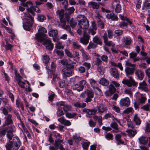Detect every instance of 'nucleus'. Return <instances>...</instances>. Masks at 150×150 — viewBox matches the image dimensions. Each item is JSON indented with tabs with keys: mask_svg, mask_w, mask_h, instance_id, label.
<instances>
[{
	"mask_svg": "<svg viewBox=\"0 0 150 150\" xmlns=\"http://www.w3.org/2000/svg\"><path fill=\"white\" fill-rule=\"evenodd\" d=\"M123 33V31L121 30H117L115 31V33L117 36H119L122 35Z\"/></svg>",
	"mask_w": 150,
	"mask_h": 150,
	"instance_id": "13d9d810",
	"label": "nucleus"
},
{
	"mask_svg": "<svg viewBox=\"0 0 150 150\" xmlns=\"http://www.w3.org/2000/svg\"><path fill=\"white\" fill-rule=\"evenodd\" d=\"M65 52L66 55L69 57L71 58H73L74 56L67 49H65Z\"/></svg>",
	"mask_w": 150,
	"mask_h": 150,
	"instance_id": "e2e57ef3",
	"label": "nucleus"
},
{
	"mask_svg": "<svg viewBox=\"0 0 150 150\" xmlns=\"http://www.w3.org/2000/svg\"><path fill=\"white\" fill-rule=\"evenodd\" d=\"M55 47L57 49H63L64 48L63 46L60 42H57L55 44Z\"/></svg>",
	"mask_w": 150,
	"mask_h": 150,
	"instance_id": "6e6d98bb",
	"label": "nucleus"
},
{
	"mask_svg": "<svg viewBox=\"0 0 150 150\" xmlns=\"http://www.w3.org/2000/svg\"><path fill=\"white\" fill-rule=\"evenodd\" d=\"M130 103L129 99L127 97L121 99L120 101V105L122 106H128L130 105Z\"/></svg>",
	"mask_w": 150,
	"mask_h": 150,
	"instance_id": "f3484780",
	"label": "nucleus"
},
{
	"mask_svg": "<svg viewBox=\"0 0 150 150\" xmlns=\"http://www.w3.org/2000/svg\"><path fill=\"white\" fill-rule=\"evenodd\" d=\"M121 9V6L120 5L117 4L116 5L115 8V12L116 13H119L120 12Z\"/></svg>",
	"mask_w": 150,
	"mask_h": 150,
	"instance_id": "338daca9",
	"label": "nucleus"
},
{
	"mask_svg": "<svg viewBox=\"0 0 150 150\" xmlns=\"http://www.w3.org/2000/svg\"><path fill=\"white\" fill-rule=\"evenodd\" d=\"M97 45L94 42H90L87 48L88 50L95 48L97 47Z\"/></svg>",
	"mask_w": 150,
	"mask_h": 150,
	"instance_id": "c9c22d12",
	"label": "nucleus"
},
{
	"mask_svg": "<svg viewBox=\"0 0 150 150\" xmlns=\"http://www.w3.org/2000/svg\"><path fill=\"white\" fill-rule=\"evenodd\" d=\"M69 23L71 27L74 28L75 27L77 24V23L73 18H71L69 21Z\"/></svg>",
	"mask_w": 150,
	"mask_h": 150,
	"instance_id": "c03bdc74",
	"label": "nucleus"
},
{
	"mask_svg": "<svg viewBox=\"0 0 150 150\" xmlns=\"http://www.w3.org/2000/svg\"><path fill=\"white\" fill-rule=\"evenodd\" d=\"M88 4L93 9H98L100 7V5L98 3L94 1H90L88 3Z\"/></svg>",
	"mask_w": 150,
	"mask_h": 150,
	"instance_id": "a878e982",
	"label": "nucleus"
},
{
	"mask_svg": "<svg viewBox=\"0 0 150 150\" xmlns=\"http://www.w3.org/2000/svg\"><path fill=\"white\" fill-rule=\"evenodd\" d=\"M57 105L59 107H60V108L62 109H63L65 112L69 111L71 109V106L68 105L65 102L61 101L57 103Z\"/></svg>",
	"mask_w": 150,
	"mask_h": 150,
	"instance_id": "1a4fd4ad",
	"label": "nucleus"
},
{
	"mask_svg": "<svg viewBox=\"0 0 150 150\" xmlns=\"http://www.w3.org/2000/svg\"><path fill=\"white\" fill-rule=\"evenodd\" d=\"M45 38H44L43 41V44L46 45V48L49 50L53 49V44L51 42L50 39H45Z\"/></svg>",
	"mask_w": 150,
	"mask_h": 150,
	"instance_id": "ddd939ff",
	"label": "nucleus"
},
{
	"mask_svg": "<svg viewBox=\"0 0 150 150\" xmlns=\"http://www.w3.org/2000/svg\"><path fill=\"white\" fill-rule=\"evenodd\" d=\"M133 120L136 125H139L141 123V121L139 118L137 114L134 115Z\"/></svg>",
	"mask_w": 150,
	"mask_h": 150,
	"instance_id": "c756f323",
	"label": "nucleus"
},
{
	"mask_svg": "<svg viewBox=\"0 0 150 150\" xmlns=\"http://www.w3.org/2000/svg\"><path fill=\"white\" fill-rule=\"evenodd\" d=\"M109 91L111 94H113L116 91V89L112 84H110L109 86Z\"/></svg>",
	"mask_w": 150,
	"mask_h": 150,
	"instance_id": "a18cd8bd",
	"label": "nucleus"
},
{
	"mask_svg": "<svg viewBox=\"0 0 150 150\" xmlns=\"http://www.w3.org/2000/svg\"><path fill=\"white\" fill-rule=\"evenodd\" d=\"M65 115L67 117L69 118H73L76 116V114L75 113H74L72 114H71V113L68 112Z\"/></svg>",
	"mask_w": 150,
	"mask_h": 150,
	"instance_id": "864d4df0",
	"label": "nucleus"
},
{
	"mask_svg": "<svg viewBox=\"0 0 150 150\" xmlns=\"http://www.w3.org/2000/svg\"><path fill=\"white\" fill-rule=\"evenodd\" d=\"M131 41V39L129 36H125L123 38V42L126 45H129Z\"/></svg>",
	"mask_w": 150,
	"mask_h": 150,
	"instance_id": "bb28decb",
	"label": "nucleus"
},
{
	"mask_svg": "<svg viewBox=\"0 0 150 150\" xmlns=\"http://www.w3.org/2000/svg\"><path fill=\"white\" fill-rule=\"evenodd\" d=\"M12 115L11 114H9L5 117L6 119L4 122V126H9L8 125H9L12 123L13 121L11 119ZM12 126L11 125H10Z\"/></svg>",
	"mask_w": 150,
	"mask_h": 150,
	"instance_id": "dca6fc26",
	"label": "nucleus"
},
{
	"mask_svg": "<svg viewBox=\"0 0 150 150\" xmlns=\"http://www.w3.org/2000/svg\"><path fill=\"white\" fill-rule=\"evenodd\" d=\"M150 124L147 122L146 123V125L145 129V131L146 132L148 133H150Z\"/></svg>",
	"mask_w": 150,
	"mask_h": 150,
	"instance_id": "774afa93",
	"label": "nucleus"
},
{
	"mask_svg": "<svg viewBox=\"0 0 150 150\" xmlns=\"http://www.w3.org/2000/svg\"><path fill=\"white\" fill-rule=\"evenodd\" d=\"M122 82L123 84L126 85L128 87L135 86L136 85V82L131 76L129 77V80L124 79Z\"/></svg>",
	"mask_w": 150,
	"mask_h": 150,
	"instance_id": "0eeeda50",
	"label": "nucleus"
},
{
	"mask_svg": "<svg viewBox=\"0 0 150 150\" xmlns=\"http://www.w3.org/2000/svg\"><path fill=\"white\" fill-rule=\"evenodd\" d=\"M78 20V25L81 29L86 30L89 26V21L84 15H80L77 16Z\"/></svg>",
	"mask_w": 150,
	"mask_h": 150,
	"instance_id": "7ed1b4c3",
	"label": "nucleus"
},
{
	"mask_svg": "<svg viewBox=\"0 0 150 150\" xmlns=\"http://www.w3.org/2000/svg\"><path fill=\"white\" fill-rule=\"evenodd\" d=\"M94 96V92L92 90L87 89L81 93L80 96L81 98H86L85 101L88 103L92 100Z\"/></svg>",
	"mask_w": 150,
	"mask_h": 150,
	"instance_id": "39448f33",
	"label": "nucleus"
},
{
	"mask_svg": "<svg viewBox=\"0 0 150 150\" xmlns=\"http://www.w3.org/2000/svg\"><path fill=\"white\" fill-rule=\"evenodd\" d=\"M119 16L120 18L122 20H126L127 22L129 23V24L130 25H131L132 24V22L131 21H130L128 18L125 17L123 16H122V15L121 14L119 15Z\"/></svg>",
	"mask_w": 150,
	"mask_h": 150,
	"instance_id": "09e8293b",
	"label": "nucleus"
},
{
	"mask_svg": "<svg viewBox=\"0 0 150 150\" xmlns=\"http://www.w3.org/2000/svg\"><path fill=\"white\" fill-rule=\"evenodd\" d=\"M64 11L63 9H61L57 10L56 12L57 15L59 16L60 18V22L66 20L65 15L66 14H64Z\"/></svg>",
	"mask_w": 150,
	"mask_h": 150,
	"instance_id": "9b49d317",
	"label": "nucleus"
},
{
	"mask_svg": "<svg viewBox=\"0 0 150 150\" xmlns=\"http://www.w3.org/2000/svg\"><path fill=\"white\" fill-rule=\"evenodd\" d=\"M93 118L95 121L98 120L99 125L100 126L102 125V119L101 116L98 117L96 115H94L93 117Z\"/></svg>",
	"mask_w": 150,
	"mask_h": 150,
	"instance_id": "4c0bfd02",
	"label": "nucleus"
},
{
	"mask_svg": "<svg viewBox=\"0 0 150 150\" xmlns=\"http://www.w3.org/2000/svg\"><path fill=\"white\" fill-rule=\"evenodd\" d=\"M82 65L86 67L87 70H88L91 68V65L90 63L85 62L83 63Z\"/></svg>",
	"mask_w": 150,
	"mask_h": 150,
	"instance_id": "0e129e2a",
	"label": "nucleus"
},
{
	"mask_svg": "<svg viewBox=\"0 0 150 150\" xmlns=\"http://www.w3.org/2000/svg\"><path fill=\"white\" fill-rule=\"evenodd\" d=\"M126 75L128 76L129 75H132L134 73V68L127 67L125 69Z\"/></svg>",
	"mask_w": 150,
	"mask_h": 150,
	"instance_id": "cd10ccee",
	"label": "nucleus"
},
{
	"mask_svg": "<svg viewBox=\"0 0 150 150\" xmlns=\"http://www.w3.org/2000/svg\"><path fill=\"white\" fill-rule=\"evenodd\" d=\"M62 76L64 78L69 77L72 75V72L70 70L67 69L66 68L62 69L61 71Z\"/></svg>",
	"mask_w": 150,
	"mask_h": 150,
	"instance_id": "f8f14e48",
	"label": "nucleus"
},
{
	"mask_svg": "<svg viewBox=\"0 0 150 150\" xmlns=\"http://www.w3.org/2000/svg\"><path fill=\"white\" fill-rule=\"evenodd\" d=\"M13 142L9 141L5 145L6 150H12V148L14 150H17L21 144V142L18 137L15 136L13 138Z\"/></svg>",
	"mask_w": 150,
	"mask_h": 150,
	"instance_id": "f03ea898",
	"label": "nucleus"
},
{
	"mask_svg": "<svg viewBox=\"0 0 150 150\" xmlns=\"http://www.w3.org/2000/svg\"><path fill=\"white\" fill-rule=\"evenodd\" d=\"M138 88L141 89L146 92H147L148 91L147 85L144 81L139 83V86L138 87Z\"/></svg>",
	"mask_w": 150,
	"mask_h": 150,
	"instance_id": "5701e85b",
	"label": "nucleus"
},
{
	"mask_svg": "<svg viewBox=\"0 0 150 150\" xmlns=\"http://www.w3.org/2000/svg\"><path fill=\"white\" fill-rule=\"evenodd\" d=\"M109 118H112L113 120H115L120 125H121V124L119 120H118L117 119L114 117V116L111 113H108L106 114L104 116L103 119H107Z\"/></svg>",
	"mask_w": 150,
	"mask_h": 150,
	"instance_id": "6ab92c4d",
	"label": "nucleus"
},
{
	"mask_svg": "<svg viewBox=\"0 0 150 150\" xmlns=\"http://www.w3.org/2000/svg\"><path fill=\"white\" fill-rule=\"evenodd\" d=\"M47 33V30L45 28L41 26L38 29V32L35 35V39L38 42H42L44 38H46L47 35L45 33Z\"/></svg>",
	"mask_w": 150,
	"mask_h": 150,
	"instance_id": "20e7f679",
	"label": "nucleus"
},
{
	"mask_svg": "<svg viewBox=\"0 0 150 150\" xmlns=\"http://www.w3.org/2000/svg\"><path fill=\"white\" fill-rule=\"evenodd\" d=\"M49 35L53 37V41L54 42L57 41L58 39L57 36L58 35V31L57 30H52L48 32Z\"/></svg>",
	"mask_w": 150,
	"mask_h": 150,
	"instance_id": "2eb2a0df",
	"label": "nucleus"
},
{
	"mask_svg": "<svg viewBox=\"0 0 150 150\" xmlns=\"http://www.w3.org/2000/svg\"><path fill=\"white\" fill-rule=\"evenodd\" d=\"M22 2L21 5L24 7H28L30 8H27L28 13H24L25 18L23 19V27L24 29L27 30L29 31L30 30V28L32 26L33 22V18L30 15L29 13L34 15V6H32V3L30 1L25 2V0H19Z\"/></svg>",
	"mask_w": 150,
	"mask_h": 150,
	"instance_id": "f257e3e1",
	"label": "nucleus"
},
{
	"mask_svg": "<svg viewBox=\"0 0 150 150\" xmlns=\"http://www.w3.org/2000/svg\"><path fill=\"white\" fill-rule=\"evenodd\" d=\"M90 36L87 33L84 32L83 37L80 38V42L84 45H86L89 42Z\"/></svg>",
	"mask_w": 150,
	"mask_h": 150,
	"instance_id": "9d476101",
	"label": "nucleus"
},
{
	"mask_svg": "<svg viewBox=\"0 0 150 150\" xmlns=\"http://www.w3.org/2000/svg\"><path fill=\"white\" fill-rule=\"evenodd\" d=\"M79 83V84L82 88L83 89L84 88V86L86 85V81L85 80H83L80 81Z\"/></svg>",
	"mask_w": 150,
	"mask_h": 150,
	"instance_id": "680f3d73",
	"label": "nucleus"
},
{
	"mask_svg": "<svg viewBox=\"0 0 150 150\" xmlns=\"http://www.w3.org/2000/svg\"><path fill=\"white\" fill-rule=\"evenodd\" d=\"M42 60L44 63L45 64H47L50 58L48 55L45 54L42 56Z\"/></svg>",
	"mask_w": 150,
	"mask_h": 150,
	"instance_id": "a19ab883",
	"label": "nucleus"
},
{
	"mask_svg": "<svg viewBox=\"0 0 150 150\" xmlns=\"http://www.w3.org/2000/svg\"><path fill=\"white\" fill-rule=\"evenodd\" d=\"M135 74L137 78L140 80H143L144 76V72L140 69L136 70L135 71Z\"/></svg>",
	"mask_w": 150,
	"mask_h": 150,
	"instance_id": "4468645a",
	"label": "nucleus"
},
{
	"mask_svg": "<svg viewBox=\"0 0 150 150\" xmlns=\"http://www.w3.org/2000/svg\"><path fill=\"white\" fill-rule=\"evenodd\" d=\"M113 136V135L112 134L110 133H107L105 136V137L108 140H112V139Z\"/></svg>",
	"mask_w": 150,
	"mask_h": 150,
	"instance_id": "bf43d9fd",
	"label": "nucleus"
},
{
	"mask_svg": "<svg viewBox=\"0 0 150 150\" xmlns=\"http://www.w3.org/2000/svg\"><path fill=\"white\" fill-rule=\"evenodd\" d=\"M89 81L91 86L93 89L98 86V83L96 81L93 79H89Z\"/></svg>",
	"mask_w": 150,
	"mask_h": 150,
	"instance_id": "2f4dec72",
	"label": "nucleus"
},
{
	"mask_svg": "<svg viewBox=\"0 0 150 150\" xmlns=\"http://www.w3.org/2000/svg\"><path fill=\"white\" fill-rule=\"evenodd\" d=\"M72 88L73 90H76L79 92L82 91L83 90L79 84L73 85L72 86Z\"/></svg>",
	"mask_w": 150,
	"mask_h": 150,
	"instance_id": "c85d7f7f",
	"label": "nucleus"
},
{
	"mask_svg": "<svg viewBox=\"0 0 150 150\" xmlns=\"http://www.w3.org/2000/svg\"><path fill=\"white\" fill-rule=\"evenodd\" d=\"M106 17L109 19H111L113 21H117L118 19L117 16L115 15L113 13L107 14L106 15Z\"/></svg>",
	"mask_w": 150,
	"mask_h": 150,
	"instance_id": "4be33fe9",
	"label": "nucleus"
},
{
	"mask_svg": "<svg viewBox=\"0 0 150 150\" xmlns=\"http://www.w3.org/2000/svg\"><path fill=\"white\" fill-rule=\"evenodd\" d=\"M63 140L62 139H57L55 140L54 143V145L57 149H60L63 147L62 143L63 142Z\"/></svg>",
	"mask_w": 150,
	"mask_h": 150,
	"instance_id": "a211bd4d",
	"label": "nucleus"
},
{
	"mask_svg": "<svg viewBox=\"0 0 150 150\" xmlns=\"http://www.w3.org/2000/svg\"><path fill=\"white\" fill-rule=\"evenodd\" d=\"M72 46L75 49H77L80 50L81 51V49H83L81 45L79 44L77 42H73Z\"/></svg>",
	"mask_w": 150,
	"mask_h": 150,
	"instance_id": "79ce46f5",
	"label": "nucleus"
},
{
	"mask_svg": "<svg viewBox=\"0 0 150 150\" xmlns=\"http://www.w3.org/2000/svg\"><path fill=\"white\" fill-rule=\"evenodd\" d=\"M75 9L74 8L72 7H71L69 8L67 10V11L68 12V13H67L65 15V16L67 15H69V18H70V16L71 14L74 11Z\"/></svg>",
	"mask_w": 150,
	"mask_h": 150,
	"instance_id": "603ef678",
	"label": "nucleus"
},
{
	"mask_svg": "<svg viewBox=\"0 0 150 150\" xmlns=\"http://www.w3.org/2000/svg\"><path fill=\"white\" fill-rule=\"evenodd\" d=\"M98 112L102 113L104 111L107 110L105 106L102 104H100L98 106Z\"/></svg>",
	"mask_w": 150,
	"mask_h": 150,
	"instance_id": "473e14b6",
	"label": "nucleus"
},
{
	"mask_svg": "<svg viewBox=\"0 0 150 150\" xmlns=\"http://www.w3.org/2000/svg\"><path fill=\"white\" fill-rule=\"evenodd\" d=\"M90 142H84L82 144V146L83 149L86 150L88 149L90 145Z\"/></svg>",
	"mask_w": 150,
	"mask_h": 150,
	"instance_id": "8fccbe9b",
	"label": "nucleus"
},
{
	"mask_svg": "<svg viewBox=\"0 0 150 150\" xmlns=\"http://www.w3.org/2000/svg\"><path fill=\"white\" fill-rule=\"evenodd\" d=\"M97 69L99 73L100 74L102 75L103 74V68L101 66H98L97 67Z\"/></svg>",
	"mask_w": 150,
	"mask_h": 150,
	"instance_id": "4d7b16f0",
	"label": "nucleus"
},
{
	"mask_svg": "<svg viewBox=\"0 0 150 150\" xmlns=\"http://www.w3.org/2000/svg\"><path fill=\"white\" fill-rule=\"evenodd\" d=\"M93 42L96 44L101 45L102 42L101 40L97 36H95L93 38Z\"/></svg>",
	"mask_w": 150,
	"mask_h": 150,
	"instance_id": "72a5a7b5",
	"label": "nucleus"
},
{
	"mask_svg": "<svg viewBox=\"0 0 150 150\" xmlns=\"http://www.w3.org/2000/svg\"><path fill=\"white\" fill-rule=\"evenodd\" d=\"M8 126L5 127L3 129L0 128V137L4 136L8 128Z\"/></svg>",
	"mask_w": 150,
	"mask_h": 150,
	"instance_id": "ea45409f",
	"label": "nucleus"
},
{
	"mask_svg": "<svg viewBox=\"0 0 150 150\" xmlns=\"http://www.w3.org/2000/svg\"><path fill=\"white\" fill-rule=\"evenodd\" d=\"M81 52L82 53V56L86 59L88 60L89 59V56L87 54L86 52L84 51L83 49H81Z\"/></svg>",
	"mask_w": 150,
	"mask_h": 150,
	"instance_id": "de8ad7c7",
	"label": "nucleus"
},
{
	"mask_svg": "<svg viewBox=\"0 0 150 150\" xmlns=\"http://www.w3.org/2000/svg\"><path fill=\"white\" fill-rule=\"evenodd\" d=\"M104 42L106 45H107L108 46H115V44L112 42V41H108V40L104 41Z\"/></svg>",
	"mask_w": 150,
	"mask_h": 150,
	"instance_id": "3c124183",
	"label": "nucleus"
},
{
	"mask_svg": "<svg viewBox=\"0 0 150 150\" xmlns=\"http://www.w3.org/2000/svg\"><path fill=\"white\" fill-rule=\"evenodd\" d=\"M100 84L104 86H107L109 84V82L105 78H102L99 81Z\"/></svg>",
	"mask_w": 150,
	"mask_h": 150,
	"instance_id": "e433bc0d",
	"label": "nucleus"
},
{
	"mask_svg": "<svg viewBox=\"0 0 150 150\" xmlns=\"http://www.w3.org/2000/svg\"><path fill=\"white\" fill-rule=\"evenodd\" d=\"M74 105L76 107L79 108H83L86 105V103H81L79 102H76L74 103Z\"/></svg>",
	"mask_w": 150,
	"mask_h": 150,
	"instance_id": "37998d69",
	"label": "nucleus"
},
{
	"mask_svg": "<svg viewBox=\"0 0 150 150\" xmlns=\"http://www.w3.org/2000/svg\"><path fill=\"white\" fill-rule=\"evenodd\" d=\"M57 120L62 124L66 126H69L71 125V122L65 119L64 117L63 116L58 119Z\"/></svg>",
	"mask_w": 150,
	"mask_h": 150,
	"instance_id": "412c9836",
	"label": "nucleus"
},
{
	"mask_svg": "<svg viewBox=\"0 0 150 150\" xmlns=\"http://www.w3.org/2000/svg\"><path fill=\"white\" fill-rule=\"evenodd\" d=\"M97 110L95 109H89L88 114L89 115H93L96 112Z\"/></svg>",
	"mask_w": 150,
	"mask_h": 150,
	"instance_id": "69168bd1",
	"label": "nucleus"
},
{
	"mask_svg": "<svg viewBox=\"0 0 150 150\" xmlns=\"http://www.w3.org/2000/svg\"><path fill=\"white\" fill-rule=\"evenodd\" d=\"M38 20L41 22H42L46 19V17L43 15H39L38 18Z\"/></svg>",
	"mask_w": 150,
	"mask_h": 150,
	"instance_id": "052dcab7",
	"label": "nucleus"
},
{
	"mask_svg": "<svg viewBox=\"0 0 150 150\" xmlns=\"http://www.w3.org/2000/svg\"><path fill=\"white\" fill-rule=\"evenodd\" d=\"M141 108L146 111H149L150 109V105L149 104H146L142 106Z\"/></svg>",
	"mask_w": 150,
	"mask_h": 150,
	"instance_id": "5fc2aeb1",
	"label": "nucleus"
},
{
	"mask_svg": "<svg viewBox=\"0 0 150 150\" xmlns=\"http://www.w3.org/2000/svg\"><path fill=\"white\" fill-rule=\"evenodd\" d=\"M137 98L140 103H144L146 100V97L143 94L139 93L137 94Z\"/></svg>",
	"mask_w": 150,
	"mask_h": 150,
	"instance_id": "393cba45",
	"label": "nucleus"
},
{
	"mask_svg": "<svg viewBox=\"0 0 150 150\" xmlns=\"http://www.w3.org/2000/svg\"><path fill=\"white\" fill-rule=\"evenodd\" d=\"M110 70V72L112 76L115 78H118L119 74L117 69L115 68H111Z\"/></svg>",
	"mask_w": 150,
	"mask_h": 150,
	"instance_id": "aec40b11",
	"label": "nucleus"
},
{
	"mask_svg": "<svg viewBox=\"0 0 150 150\" xmlns=\"http://www.w3.org/2000/svg\"><path fill=\"white\" fill-rule=\"evenodd\" d=\"M127 132L128 134V136L130 137H133L137 133L136 130H133L131 129L127 130Z\"/></svg>",
	"mask_w": 150,
	"mask_h": 150,
	"instance_id": "7c9ffc66",
	"label": "nucleus"
},
{
	"mask_svg": "<svg viewBox=\"0 0 150 150\" xmlns=\"http://www.w3.org/2000/svg\"><path fill=\"white\" fill-rule=\"evenodd\" d=\"M134 111L132 107L128 108L125 109L123 112V114L125 115L126 114H128V116L129 117L130 116V115L128 114L129 113H132Z\"/></svg>",
	"mask_w": 150,
	"mask_h": 150,
	"instance_id": "f704fd0d",
	"label": "nucleus"
},
{
	"mask_svg": "<svg viewBox=\"0 0 150 150\" xmlns=\"http://www.w3.org/2000/svg\"><path fill=\"white\" fill-rule=\"evenodd\" d=\"M140 144H146L147 143L148 139L147 137L145 136H142L138 139Z\"/></svg>",
	"mask_w": 150,
	"mask_h": 150,
	"instance_id": "b1692460",
	"label": "nucleus"
},
{
	"mask_svg": "<svg viewBox=\"0 0 150 150\" xmlns=\"http://www.w3.org/2000/svg\"><path fill=\"white\" fill-rule=\"evenodd\" d=\"M66 20L64 21H63L61 22V26L62 28L67 31L71 35H73V33L71 31V28L70 26L69 25H65L67 21H68L69 20V15H67L66 16Z\"/></svg>",
	"mask_w": 150,
	"mask_h": 150,
	"instance_id": "423d86ee",
	"label": "nucleus"
},
{
	"mask_svg": "<svg viewBox=\"0 0 150 150\" xmlns=\"http://www.w3.org/2000/svg\"><path fill=\"white\" fill-rule=\"evenodd\" d=\"M7 130V131H6V132H7L6 134L7 137L9 140V141H11L13 143V141H10V140H11L13 137V132L15 131V127L14 126H8Z\"/></svg>",
	"mask_w": 150,
	"mask_h": 150,
	"instance_id": "6e6552de",
	"label": "nucleus"
},
{
	"mask_svg": "<svg viewBox=\"0 0 150 150\" xmlns=\"http://www.w3.org/2000/svg\"><path fill=\"white\" fill-rule=\"evenodd\" d=\"M57 115L58 117H60L64 115V112L62 109L60 107L58 106V109L57 112Z\"/></svg>",
	"mask_w": 150,
	"mask_h": 150,
	"instance_id": "49530a36",
	"label": "nucleus"
},
{
	"mask_svg": "<svg viewBox=\"0 0 150 150\" xmlns=\"http://www.w3.org/2000/svg\"><path fill=\"white\" fill-rule=\"evenodd\" d=\"M121 135L119 134H117L115 136V139L118 144H123L124 142L121 139Z\"/></svg>",
	"mask_w": 150,
	"mask_h": 150,
	"instance_id": "58836bf2",
	"label": "nucleus"
}]
</instances>
